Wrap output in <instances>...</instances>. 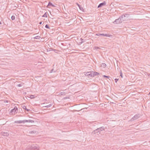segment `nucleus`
I'll use <instances>...</instances> for the list:
<instances>
[{"instance_id": "f257e3e1", "label": "nucleus", "mask_w": 150, "mask_h": 150, "mask_svg": "<svg viewBox=\"0 0 150 150\" xmlns=\"http://www.w3.org/2000/svg\"><path fill=\"white\" fill-rule=\"evenodd\" d=\"M37 146L35 144L29 145L26 148L25 150H38Z\"/></svg>"}, {"instance_id": "f03ea898", "label": "nucleus", "mask_w": 150, "mask_h": 150, "mask_svg": "<svg viewBox=\"0 0 150 150\" xmlns=\"http://www.w3.org/2000/svg\"><path fill=\"white\" fill-rule=\"evenodd\" d=\"M18 112V109L16 106H15L14 108L12 109L10 111V115H14Z\"/></svg>"}, {"instance_id": "7ed1b4c3", "label": "nucleus", "mask_w": 150, "mask_h": 150, "mask_svg": "<svg viewBox=\"0 0 150 150\" xmlns=\"http://www.w3.org/2000/svg\"><path fill=\"white\" fill-rule=\"evenodd\" d=\"M123 21V20L122 19L120 16L118 18L116 19L113 22V23L114 24H118L122 23Z\"/></svg>"}, {"instance_id": "20e7f679", "label": "nucleus", "mask_w": 150, "mask_h": 150, "mask_svg": "<svg viewBox=\"0 0 150 150\" xmlns=\"http://www.w3.org/2000/svg\"><path fill=\"white\" fill-rule=\"evenodd\" d=\"M129 16V14L127 13L123 14L120 17L123 20V21H125L128 18Z\"/></svg>"}, {"instance_id": "39448f33", "label": "nucleus", "mask_w": 150, "mask_h": 150, "mask_svg": "<svg viewBox=\"0 0 150 150\" xmlns=\"http://www.w3.org/2000/svg\"><path fill=\"white\" fill-rule=\"evenodd\" d=\"M140 117V115L139 114H136L130 120V121L131 122L134 121L138 119Z\"/></svg>"}, {"instance_id": "423d86ee", "label": "nucleus", "mask_w": 150, "mask_h": 150, "mask_svg": "<svg viewBox=\"0 0 150 150\" xmlns=\"http://www.w3.org/2000/svg\"><path fill=\"white\" fill-rule=\"evenodd\" d=\"M85 75L88 76V78L93 77L92 76L93 73H91L90 72H86Z\"/></svg>"}, {"instance_id": "0eeeda50", "label": "nucleus", "mask_w": 150, "mask_h": 150, "mask_svg": "<svg viewBox=\"0 0 150 150\" xmlns=\"http://www.w3.org/2000/svg\"><path fill=\"white\" fill-rule=\"evenodd\" d=\"M106 4V2L104 1L103 2L99 4L98 6V8H99L102 7V6L105 5Z\"/></svg>"}, {"instance_id": "6e6552de", "label": "nucleus", "mask_w": 150, "mask_h": 150, "mask_svg": "<svg viewBox=\"0 0 150 150\" xmlns=\"http://www.w3.org/2000/svg\"><path fill=\"white\" fill-rule=\"evenodd\" d=\"M14 123H18L20 124L21 123H25V120H18V121H14Z\"/></svg>"}, {"instance_id": "1a4fd4ad", "label": "nucleus", "mask_w": 150, "mask_h": 150, "mask_svg": "<svg viewBox=\"0 0 150 150\" xmlns=\"http://www.w3.org/2000/svg\"><path fill=\"white\" fill-rule=\"evenodd\" d=\"M1 134L2 135L5 136H7L9 135V134L8 132H2L1 133Z\"/></svg>"}, {"instance_id": "9d476101", "label": "nucleus", "mask_w": 150, "mask_h": 150, "mask_svg": "<svg viewBox=\"0 0 150 150\" xmlns=\"http://www.w3.org/2000/svg\"><path fill=\"white\" fill-rule=\"evenodd\" d=\"M101 36H106L108 37H110L111 36H112L111 35H110L108 34H103L102 33L101 34Z\"/></svg>"}, {"instance_id": "9b49d317", "label": "nucleus", "mask_w": 150, "mask_h": 150, "mask_svg": "<svg viewBox=\"0 0 150 150\" xmlns=\"http://www.w3.org/2000/svg\"><path fill=\"white\" fill-rule=\"evenodd\" d=\"M98 130H99V132H100L101 131H102L103 130H105V128L104 127L102 126L101 127H100L99 128H97Z\"/></svg>"}, {"instance_id": "f8f14e48", "label": "nucleus", "mask_w": 150, "mask_h": 150, "mask_svg": "<svg viewBox=\"0 0 150 150\" xmlns=\"http://www.w3.org/2000/svg\"><path fill=\"white\" fill-rule=\"evenodd\" d=\"M98 132H99V130H98V129H96V130H94L92 132V134H95L96 133H97Z\"/></svg>"}, {"instance_id": "ddd939ff", "label": "nucleus", "mask_w": 150, "mask_h": 150, "mask_svg": "<svg viewBox=\"0 0 150 150\" xmlns=\"http://www.w3.org/2000/svg\"><path fill=\"white\" fill-rule=\"evenodd\" d=\"M31 122V123H33L34 122V121L33 120H25V122Z\"/></svg>"}, {"instance_id": "4468645a", "label": "nucleus", "mask_w": 150, "mask_h": 150, "mask_svg": "<svg viewBox=\"0 0 150 150\" xmlns=\"http://www.w3.org/2000/svg\"><path fill=\"white\" fill-rule=\"evenodd\" d=\"M99 75V73L98 72H94V73H93V75L92 76L93 77L94 76H95L98 75Z\"/></svg>"}, {"instance_id": "2eb2a0df", "label": "nucleus", "mask_w": 150, "mask_h": 150, "mask_svg": "<svg viewBox=\"0 0 150 150\" xmlns=\"http://www.w3.org/2000/svg\"><path fill=\"white\" fill-rule=\"evenodd\" d=\"M51 6L52 7H54L55 6L51 2H49L48 4V5H47V7H48L49 6Z\"/></svg>"}, {"instance_id": "dca6fc26", "label": "nucleus", "mask_w": 150, "mask_h": 150, "mask_svg": "<svg viewBox=\"0 0 150 150\" xmlns=\"http://www.w3.org/2000/svg\"><path fill=\"white\" fill-rule=\"evenodd\" d=\"M22 107L23 109L25 110L28 112H29L30 111L29 109H28L26 108V106L25 105H23Z\"/></svg>"}, {"instance_id": "f3484780", "label": "nucleus", "mask_w": 150, "mask_h": 150, "mask_svg": "<svg viewBox=\"0 0 150 150\" xmlns=\"http://www.w3.org/2000/svg\"><path fill=\"white\" fill-rule=\"evenodd\" d=\"M101 66L102 67L105 68L106 67V64L105 63H102L101 64Z\"/></svg>"}, {"instance_id": "a211bd4d", "label": "nucleus", "mask_w": 150, "mask_h": 150, "mask_svg": "<svg viewBox=\"0 0 150 150\" xmlns=\"http://www.w3.org/2000/svg\"><path fill=\"white\" fill-rule=\"evenodd\" d=\"M42 17H47V12L45 13L42 16Z\"/></svg>"}, {"instance_id": "6ab92c4d", "label": "nucleus", "mask_w": 150, "mask_h": 150, "mask_svg": "<svg viewBox=\"0 0 150 150\" xmlns=\"http://www.w3.org/2000/svg\"><path fill=\"white\" fill-rule=\"evenodd\" d=\"M41 38L39 36H37L34 38V39H39Z\"/></svg>"}, {"instance_id": "aec40b11", "label": "nucleus", "mask_w": 150, "mask_h": 150, "mask_svg": "<svg viewBox=\"0 0 150 150\" xmlns=\"http://www.w3.org/2000/svg\"><path fill=\"white\" fill-rule=\"evenodd\" d=\"M2 20H3V18L2 17H0V25L2 24Z\"/></svg>"}, {"instance_id": "412c9836", "label": "nucleus", "mask_w": 150, "mask_h": 150, "mask_svg": "<svg viewBox=\"0 0 150 150\" xmlns=\"http://www.w3.org/2000/svg\"><path fill=\"white\" fill-rule=\"evenodd\" d=\"M80 40L81 41V42L80 43V44H81L83 42H84V40L83 39H82V38H81L80 39Z\"/></svg>"}, {"instance_id": "4be33fe9", "label": "nucleus", "mask_w": 150, "mask_h": 150, "mask_svg": "<svg viewBox=\"0 0 150 150\" xmlns=\"http://www.w3.org/2000/svg\"><path fill=\"white\" fill-rule=\"evenodd\" d=\"M52 105L51 104H50L48 105H47L46 106H45V107L47 108H49L50 107V106H51Z\"/></svg>"}, {"instance_id": "5701e85b", "label": "nucleus", "mask_w": 150, "mask_h": 150, "mask_svg": "<svg viewBox=\"0 0 150 150\" xmlns=\"http://www.w3.org/2000/svg\"><path fill=\"white\" fill-rule=\"evenodd\" d=\"M45 28L48 29H50V27L48 24H46L45 26Z\"/></svg>"}, {"instance_id": "b1692460", "label": "nucleus", "mask_w": 150, "mask_h": 150, "mask_svg": "<svg viewBox=\"0 0 150 150\" xmlns=\"http://www.w3.org/2000/svg\"><path fill=\"white\" fill-rule=\"evenodd\" d=\"M12 20H13L15 19V16H12L11 17Z\"/></svg>"}, {"instance_id": "393cba45", "label": "nucleus", "mask_w": 150, "mask_h": 150, "mask_svg": "<svg viewBox=\"0 0 150 150\" xmlns=\"http://www.w3.org/2000/svg\"><path fill=\"white\" fill-rule=\"evenodd\" d=\"M101 33H98L96 34L95 35H96L98 36H99L100 35L101 36Z\"/></svg>"}, {"instance_id": "a878e982", "label": "nucleus", "mask_w": 150, "mask_h": 150, "mask_svg": "<svg viewBox=\"0 0 150 150\" xmlns=\"http://www.w3.org/2000/svg\"><path fill=\"white\" fill-rule=\"evenodd\" d=\"M36 131H32L30 132V133H36Z\"/></svg>"}, {"instance_id": "bb28decb", "label": "nucleus", "mask_w": 150, "mask_h": 150, "mask_svg": "<svg viewBox=\"0 0 150 150\" xmlns=\"http://www.w3.org/2000/svg\"><path fill=\"white\" fill-rule=\"evenodd\" d=\"M120 76H121L122 78H123V75L122 72V71L121 70L120 72Z\"/></svg>"}, {"instance_id": "cd10ccee", "label": "nucleus", "mask_w": 150, "mask_h": 150, "mask_svg": "<svg viewBox=\"0 0 150 150\" xmlns=\"http://www.w3.org/2000/svg\"><path fill=\"white\" fill-rule=\"evenodd\" d=\"M30 98L31 99H33L35 98V97H34V96L33 95H31L30 96Z\"/></svg>"}, {"instance_id": "c85d7f7f", "label": "nucleus", "mask_w": 150, "mask_h": 150, "mask_svg": "<svg viewBox=\"0 0 150 150\" xmlns=\"http://www.w3.org/2000/svg\"><path fill=\"white\" fill-rule=\"evenodd\" d=\"M103 76L104 77V78H109L110 77L109 76H106V75H103Z\"/></svg>"}, {"instance_id": "c756f323", "label": "nucleus", "mask_w": 150, "mask_h": 150, "mask_svg": "<svg viewBox=\"0 0 150 150\" xmlns=\"http://www.w3.org/2000/svg\"><path fill=\"white\" fill-rule=\"evenodd\" d=\"M79 8L80 9V10H81L82 11V10H83V7H82L81 6H79Z\"/></svg>"}, {"instance_id": "7c9ffc66", "label": "nucleus", "mask_w": 150, "mask_h": 150, "mask_svg": "<svg viewBox=\"0 0 150 150\" xmlns=\"http://www.w3.org/2000/svg\"><path fill=\"white\" fill-rule=\"evenodd\" d=\"M3 101H4V102L5 103H7L9 102V101L7 100H4Z\"/></svg>"}, {"instance_id": "2f4dec72", "label": "nucleus", "mask_w": 150, "mask_h": 150, "mask_svg": "<svg viewBox=\"0 0 150 150\" xmlns=\"http://www.w3.org/2000/svg\"><path fill=\"white\" fill-rule=\"evenodd\" d=\"M65 94V92H62L60 93V95H63L64 94Z\"/></svg>"}, {"instance_id": "473e14b6", "label": "nucleus", "mask_w": 150, "mask_h": 150, "mask_svg": "<svg viewBox=\"0 0 150 150\" xmlns=\"http://www.w3.org/2000/svg\"><path fill=\"white\" fill-rule=\"evenodd\" d=\"M17 86L18 87H21L22 86V84H19L17 85Z\"/></svg>"}, {"instance_id": "72a5a7b5", "label": "nucleus", "mask_w": 150, "mask_h": 150, "mask_svg": "<svg viewBox=\"0 0 150 150\" xmlns=\"http://www.w3.org/2000/svg\"><path fill=\"white\" fill-rule=\"evenodd\" d=\"M118 79H115V82L116 83L118 81Z\"/></svg>"}, {"instance_id": "f704fd0d", "label": "nucleus", "mask_w": 150, "mask_h": 150, "mask_svg": "<svg viewBox=\"0 0 150 150\" xmlns=\"http://www.w3.org/2000/svg\"><path fill=\"white\" fill-rule=\"evenodd\" d=\"M44 23V22H43L42 21H41L40 23H39V24L41 25V24H43Z\"/></svg>"}, {"instance_id": "c9c22d12", "label": "nucleus", "mask_w": 150, "mask_h": 150, "mask_svg": "<svg viewBox=\"0 0 150 150\" xmlns=\"http://www.w3.org/2000/svg\"><path fill=\"white\" fill-rule=\"evenodd\" d=\"M76 4L79 7V6H80V5H79L78 3H76Z\"/></svg>"}, {"instance_id": "e433bc0d", "label": "nucleus", "mask_w": 150, "mask_h": 150, "mask_svg": "<svg viewBox=\"0 0 150 150\" xmlns=\"http://www.w3.org/2000/svg\"><path fill=\"white\" fill-rule=\"evenodd\" d=\"M95 47V49L96 50H98V49H99V47Z\"/></svg>"}, {"instance_id": "4c0bfd02", "label": "nucleus", "mask_w": 150, "mask_h": 150, "mask_svg": "<svg viewBox=\"0 0 150 150\" xmlns=\"http://www.w3.org/2000/svg\"><path fill=\"white\" fill-rule=\"evenodd\" d=\"M53 69H52V70H51V71H51V72H51V73L52 72V71H53Z\"/></svg>"}, {"instance_id": "58836bf2", "label": "nucleus", "mask_w": 150, "mask_h": 150, "mask_svg": "<svg viewBox=\"0 0 150 150\" xmlns=\"http://www.w3.org/2000/svg\"><path fill=\"white\" fill-rule=\"evenodd\" d=\"M15 7L16 8H17V7L16 6H15Z\"/></svg>"}, {"instance_id": "ea45409f", "label": "nucleus", "mask_w": 150, "mask_h": 150, "mask_svg": "<svg viewBox=\"0 0 150 150\" xmlns=\"http://www.w3.org/2000/svg\"><path fill=\"white\" fill-rule=\"evenodd\" d=\"M3 22V24H5V23H4V22Z\"/></svg>"}, {"instance_id": "a19ab883", "label": "nucleus", "mask_w": 150, "mask_h": 150, "mask_svg": "<svg viewBox=\"0 0 150 150\" xmlns=\"http://www.w3.org/2000/svg\"><path fill=\"white\" fill-rule=\"evenodd\" d=\"M150 94V92L149 93V95Z\"/></svg>"}]
</instances>
